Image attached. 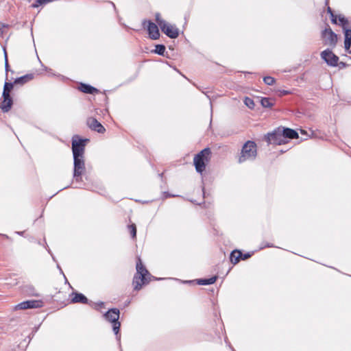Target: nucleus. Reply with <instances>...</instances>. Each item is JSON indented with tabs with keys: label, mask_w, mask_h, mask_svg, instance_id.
I'll list each match as a JSON object with an SVG mask.
<instances>
[{
	"label": "nucleus",
	"mask_w": 351,
	"mask_h": 351,
	"mask_svg": "<svg viewBox=\"0 0 351 351\" xmlns=\"http://www.w3.org/2000/svg\"><path fill=\"white\" fill-rule=\"evenodd\" d=\"M344 47L346 50L348 51V53L351 54V49H350L351 47V41L345 40Z\"/></svg>",
	"instance_id": "nucleus-32"
},
{
	"label": "nucleus",
	"mask_w": 351,
	"mask_h": 351,
	"mask_svg": "<svg viewBox=\"0 0 351 351\" xmlns=\"http://www.w3.org/2000/svg\"><path fill=\"white\" fill-rule=\"evenodd\" d=\"M165 46L163 45H156V49L154 50V53L160 55L164 56L165 51Z\"/></svg>",
	"instance_id": "nucleus-23"
},
{
	"label": "nucleus",
	"mask_w": 351,
	"mask_h": 351,
	"mask_svg": "<svg viewBox=\"0 0 351 351\" xmlns=\"http://www.w3.org/2000/svg\"><path fill=\"white\" fill-rule=\"evenodd\" d=\"M298 138V134L294 130L285 128H278L272 133L267 134V141L269 143L280 145L285 143L282 138L293 139Z\"/></svg>",
	"instance_id": "nucleus-1"
},
{
	"label": "nucleus",
	"mask_w": 351,
	"mask_h": 351,
	"mask_svg": "<svg viewBox=\"0 0 351 351\" xmlns=\"http://www.w3.org/2000/svg\"><path fill=\"white\" fill-rule=\"evenodd\" d=\"M243 254L239 250H234L230 254V261L233 264H237L241 258Z\"/></svg>",
	"instance_id": "nucleus-19"
},
{
	"label": "nucleus",
	"mask_w": 351,
	"mask_h": 351,
	"mask_svg": "<svg viewBox=\"0 0 351 351\" xmlns=\"http://www.w3.org/2000/svg\"><path fill=\"white\" fill-rule=\"evenodd\" d=\"M210 154V149L205 148L195 156L193 158V163L195 167V170L198 173H202V172L205 170L206 163L209 160L208 156Z\"/></svg>",
	"instance_id": "nucleus-3"
},
{
	"label": "nucleus",
	"mask_w": 351,
	"mask_h": 351,
	"mask_svg": "<svg viewBox=\"0 0 351 351\" xmlns=\"http://www.w3.org/2000/svg\"><path fill=\"white\" fill-rule=\"evenodd\" d=\"M2 101L0 102V109L3 112H8L10 110L13 100L10 95H2Z\"/></svg>",
	"instance_id": "nucleus-12"
},
{
	"label": "nucleus",
	"mask_w": 351,
	"mask_h": 351,
	"mask_svg": "<svg viewBox=\"0 0 351 351\" xmlns=\"http://www.w3.org/2000/svg\"><path fill=\"white\" fill-rule=\"evenodd\" d=\"M339 21H340L343 29H346V25L348 24V21L344 16H339Z\"/></svg>",
	"instance_id": "nucleus-28"
},
{
	"label": "nucleus",
	"mask_w": 351,
	"mask_h": 351,
	"mask_svg": "<svg viewBox=\"0 0 351 351\" xmlns=\"http://www.w3.org/2000/svg\"><path fill=\"white\" fill-rule=\"evenodd\" d=\"M135 275L145 277L147 275L149 276V271L144 267L140 258H138V262L136 263V274Z\"/></svg>",
	"instance_id": "nucleus-15"
},
{
	"label": "nucleus",
	"mask_w": 351,
	"mask_h": 351,
	"mask_svg": "<svg viewBox=\"0 0 351 351\" xmlns=\"http://www.w3.org/2000/svg\"><path fill=\"white\" fill-rule=\"evenodd\" d=\"M53 1V0H37L36 3L40 5H43V4H45V3H47Z\"/></svg>",
	"instance_id": "nucleus-34"
},
{
	"label": "nucleus",
	"mask_w": 351,
	"mask_h": 351,
	"mask_svg": "<svg viewBox=\"0 0 351 351\" xmlns=\"http://www.w3.org/2000/svg\"><path fill=\"white\" fill-rule=\"evenodd\" d=\"M146 23H148L147 32H148L149 38L152 40L158 39L160 37V32H159L158 26L155 23H154L153 22H152L150 21H143V25H145Z\"/></svg>",
	"instance_id": "nucleus-10"
},
{
	"label": "nucleus",
	"mask_w": 351,
	"mask_h": 351,
	"mask_svg": "<svg viewBox=\"0 0 351 351\" xmlns=\"http://www.w3.org/2000/svg\"><path fill=\"white\" fill-rule=\"evenodd\" d=\"M120 326H121V324L119 322L112 323L113 331L117 337H118V334L119 332Z\"/></svg>",
	"instance_id": "nucleus-27"
},
{
	"label": "nucleus",
	"mask_w": 351,
	"mask_h": 351,
	"mask_svg": "<svg viewBox=\"0 0 351 351\" xmlns=\"http://www.w3.org/2000/svg\"><path fill=\"white\" fill-rule=\"evenodd\" d=\"M327 12H328V14H330V17H334V13H333L332 9L330 7H328Z\"/></svg>",
	"instance_id": "nucleus-35"
},
{
	"label": "nucleus",
	"mask_w": 351,
	"mask_h": 351,
	"mask_svg": "<svg viewBox=\"0 0 351 351\" xmlns=\"http://www.w3.org/2000/svg\"><path fill=\"white\" fill-rule=\"evenodd\" d=\"M149 282V280L145 276L134 275L132 284L134 285V290L138 291L142 288L143 285L148 283Z\"/></svg>",
	"instance_id": "nucleus-14"
},
{
	"label": "nucleus",
	"mask_w": 351,
	"mask_h": 351,
	"mask_svg": "<svg viewBox=\"0 0 351 351\" xmlns=\"http://www.w3.org/2000/svg\"><path fill=\"white\" fill-rule=\"evenodd\" d=\"M331 21L333 23H337V17L334 14V17H331Z\"/></svg>",
	"instance_id": "nucleus-37"
},
{
	"label": "nucleus",
	"mask_w": 351,
	"mask_h": 351,
	"mask_svg": "<svg viewBox=\"0 0 351 351\" xmlns=\"http://www.w3.org/2000/svg\"><path fill=\"white\" fill-rule=\"evenodd\" d=\"M33 75L32 74L25 75L22 77L15 79L14 84L23 85L29 80H32Z\"/></svg>",
	"instance_id": "nucleus-18"
},
{
	"label": "nucleus",
	"mask_w": 351,
	"mask_h": 351,
	"mask_svg": "<svg viewBox=\"0 0 351 351\" xmlns=\"http://www.w3.org/2000/svg\"><path fill=\"white\" fill-rule=\"evenodd\" d=\"M119 313L120 312L119 309L111 308L104 314V317L108 321L114 323L119 322Z\"/></svg>",
	"instance_id": "nucleus-13"
},
{
	"label": "nucleus",
	"mask_w": 351,
	"mask_h": 351,
	"mask_svg": "<svg viewBox=\"0 0 351 351\" xmlns=\"http://www.w3.org/2000/svg\"><path fill=\"white\" fill-rule=\"evenodd\" d=\"M74 297L71 299L72 303L88 304L87 298L80 293H73Z\"/></svg>",
	"instance_id": "nucleus-16"
},
{
	"label": "nucleus",
	"mask_w": 351,
	"mask_h": 351,
	"mask_svg": "<svg viewBox=\"0 0 351 351\" xmlns=\"http://www.w3.org/2000/svg\"><path fill=\"white\" fill-rule=\"evenodd\" d=\"M155 17H156V21L157 22V23L160 26V27L162 25V22H166L165 20H163L160 17V14L159 13H156V15H155Z\"/></svg>",
	"instance_id": "nucleus-29"
},
{
	"label": "nucleus",
	"mask_w": 351,
	"mask_h": 351,
	"mask_svg": "<svg viewBox=\"0 0 351 351\" xmlns=\"http://www.w3.org/2000/svg\"><path fill=\"white\" fill-rule=\"evenodd\" d=\"M7 27L8 25L0 23V36H2L3 35L5 29Z\"/></svg>",
	"instance_id": "nucleus-33"
},
{
	"label": "nucleus",
	"mask_w": 351,
	"mask_h": 351,
	"mask_svg": "<svg viewBox=\"0 0 351 351\" xmlns=\"http://www.w3.org/2000/svg\"><path fill=\"white\" fill-rule=\"evenodd\" d=\"M73 165H74V171H73V177L78 181L81 179V176L85 171V161H84V156H73Z\"/></svg>",
	"instance_id": "nucleus-4"
},
{
	"label": "nucleus",
	"mask_w": 351,
	"mask_h": 351,
	"mask_svg": "<svg viewBox=\"0 0 351 351\" xmlns=\"http://www.w3.org/2000/svg\"><path fill=\"white\" fill-rule=\"evenodd\" d=\"M263 81L266 84L269 85V86L273 85L276 82L275 79L270 76L265 77L263 78Z\"/></svg>",
	"instance_id": "nucleus-26"
},
{
	"label": "nucleus",
	"mask_w": 351,
	"mask_h": 351,
	"mask_svg": "<svg viewBox=\"0 0 351 351\" xmlns=\"http://www.w3.org/2000/svg\"><path fill=\"white\" fill-rule=\"evenodd\" d=\"M128 229L132 238H135L136 236V227L135 224H131L128 226Z\"/></svg>",
	"instance_id": "nucleus-25"
},
{
	"label": "nucleus",
	"mask_w": 351,
	"mask_h": 351,
	"mask_svg": "<svg viewBox=\"0 0 351 351\" xmlns=\"http://www.w3.org/2000/svg\"><path fill=\"white\" fill-rule=\"evenodd\" d=\"M86 123L91 130L97 131L99 133L103 134L106 131L104 127L95 118H88Z\"/></svg>",
	"instance_id": "nucleus-11"
},
{
	"label": "nucleus",
	"mask_w": 351,
	"mask_h": 351,
	"mask_svg": "<svg viewBox=\"0 0 351 351\" xmlns=\"http://www.w3.org/2000/svg\"><path fill=\"white\" fill-rule=\"evenodd\" d=\"M88 141V139L79 138L76 140L73 138L72 140V152L73 156H84L86 143Z\"/></svg>",
	"instance_id": "nucleus-5"
},
{
	"label": "nucleus",
	"mask_w": 351,
	"mask_h": 351,
	"mask_svg": "<svg viewBox=\"0 0 351 351\" xmlns=\"http://www.w3.org/2000/svg\"><path fill=\"white\" fill-rule=\"evenodd\" d=\"M256 144L254 141H248L242 147L238 162L243 163L246 160H253L256 158Z\"/></svg>",
	"instance_id": "nucleus-2"
},
{
	"label": "nucleus",
	"mask_w": 351,
	"mask_h": 351,
	"mask_svg": "<svg viewBox=\"0 0 351 351\" xmlns=\"http://www.w3.org/2000/svg\"><path fill=\"white\" fill-rule=\"evenodd\" d=\"M260 101L264 108H271L274 106L273 100L271 98L263 97Z\"/></svg>",
	"instance_id": "nucleus-22"
},
{
	"label": "nucleus",
	"mask_w": 351,
	"mask_h": 351,
	"mask_svg": "<svg viewBox=\"0 0 351 351\" xmlns=\"http://www.w3.org/2000/svg\"><path fill=\"white\" fill-rule=\"evenodd\" d=\"M43 306V302L40 300H27L22 302L15 306V309L36 308Z\"/></svg>",
	"instance_id": "nucleus-9"
},
{
	"label": "nucleus",
	"mask_w": 351,
	"mask_h": 351,
	"mask_svg": "<svg viewBox=\"0 0 351 351\" xmlns=\"http://www.w3.org/2000/svg\"><path fill=\"white\" fill-rule=\"evenodd\" d=\"M322 37L324 39L326 45H329L332 47H335L337 45V35L332 32L328 25H327V27L322 31Z\"/></svg>",
	"instance_id": "nucleus-6"
},
{
	"label": "nucleus",
	"mask_w": 351,
	"mask_h": 351,
	"mask_svg": "<svg viewBox=\"0 0 351 351\" xmlns=\"http://www.w3.org/2000/svg\"><path fill=\"white\" fill-rule=\"evenodd\" d=\"M321 57L330 66H335L339 60L338 56L330 49H326L321 53Z\"/></svg>",
	"instance_id": "nucleus-8"
},
{
	"label": "nucleus",
	"mask_w": 351,
	"mask_h": 351,
	"mask_svg": "<svg viewBox=\"0 0 351 351\" xmlns=\"http://www.w3.org/2000/svg\"><path fill=\"white\" fill-rule=\"evenodd\" d=\"M14 84H14V82L12 83V82H5V84H4L3 90V94L2 95H10V93L12 90Z\"/></svg>",
	"instance_id": "nucleus-21"
},
{
	"label": "nucleus",
	"mask_w": 351,
	"mask_h": 351,
	"mask_svg": "<svg viewBox=\"0 0 351 351\" xmlns=\"http://www.w3.org/2000/svg\"><path fill=\"white\" fill-rule=\"evenodd\" d=\"M217 280V277H211L210 278H204V279H198L197 280V284L200 285H212Z\"/></svg>",
	"instance_id": "nucleus-20"
},
{
	"label": "nucleus",
	"mask_w": 351,
	"mask_h": 351,
	"mask_svg": "<svg viewBox=\"0 0 351 351\" xmlns=\"http://www.w3.org/2000/svg\"><path fill=\"white\" fill-rule=\"evenodd\" d=\"M4 56H5V72H6V76L8 75V72L9 71V64H8V56H7V53L5 51V50L4 49Z\"/></svg>",
	"instance_id": "nucleus-31"
},
{
	"label": "nucleus",
	"mask_w": 351,
	"mask_h": 351,
	"mask_svg": "<svg viewBox=\"0 0 351 351\" xmlns=\"http://www.w3.org/2000/svg\"><path fill=\"white\" fill-rule=\"evenodd\" d=\"M250 257V254L249 253L243 254L241 258L245 260Z\"/></svg>",
	"instance_id": "nucleus-36"
},
{
	"label": "nucleus",
	"mask_w": 351,
	"mask_h": 351,
	"mask_svg": "<svg viewBox=\"0 0 351 351\" xmlns=\"http://www.w3.org/2000/svg\"><path fill=\"white\" fill-rule=\"evenodd\" d=\"M80 90L82 92L87 94H95L99 92L96 88L86 84H81Z\"/></svg>",
	"instance_id": "nucleus-17"
},
{
	"label": "nucleus",
	"mask_w": 351,
	"mask_h": 351,
	"mask_svg": "<svg viewBox=\"0 0 351 351\" xmlns=\"http://www.w3.org/2000/svg\"><path fill=\"white\" fill-rule=\"evenodd\" d=\"M345 40L351 41V29H345Z\"/></svg>",
	"instance_id": "nucleus-30"
},
{
	"label": "nucleus",
	"mask_w": 351,
	"mask_h": 351,
	"mask_svg": "<svg viewBox=\"0 0 351 351\" xmlns=\"http://www.w3.org/2000/svg\"><path fill=\"white\" fill-rule=\"evenodd\" d=\"M161 31L171 38H176L179 36V29L173 25L169 23L162 22Z\"/></svg>",
	"instance_id": "nucleus-7"
},
{
	"label": "nucleus",
	"mask_w": 351,
	"mask_h": 351,
	"mask_svg": "<svg viewBox=\"0 0 351 351\" xmlns=\"http://www.w3.org/2000/svg\"><path fill=\"white\" fill-rule=\"evenodd\" d=\"M244 103L250 109H253L255 106L254 100L250 97H245Z\"/></svg>",
	"instance_id": "nucleus-24"
}]
</instances>
